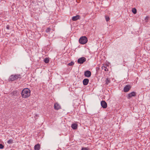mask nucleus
Wrapping results in <instances>:
<instances>
[{
    "mask_svg": "<svg viewBox=\"0 0 150 150\" xmlns=\"http://www.w3.org/2000/svg\"><path fill=\"white\" fill-rule=\"evenodd\" d=\"M88 148L83 147L82 148L81 150H88Z\"/></svg>",
    "mask_w": 150,
    "mask_h": 150,
    "instance_id": "obj_23",
    "label": "nucleus"
},
{
    "mask_svg": "<svg viewBox=\"0 0 150 150\" xmlns=\"http://www.w3.org/2000/svg\"><path fill=\"white\" fill-rule=\"evenodd\" d=\"M86 61V59L84 57H82L79 58L77 61V62L79 64H82Z\"/></svg>",
    "mask_w": 150,
    "mask_h": 150,
    "instance_id": "obj_4",
    "label": "nucleus"
},
{
    "mask_svg": "<svg viewBox=\"0 0 150 150\" xmlns=\"http://www.w3.org/2000/svg\"><path fill=\"white\" fill-rule=\"evenodd\" d=\"M6 28L8 30L9 29V26L8 25H7V26L6 27Z\"/></svg>",
    "mask_w": 150,
    "mask_h": 150,
    "instance_id": "obj_25",
    "label": "nucleus"
},
{
    "mask_svg": "<svg viewBox=\"0 0 150 150\" xmlns=\"http://www.w3.org/2000/svg\"><path fill=\"white\" fill-rule=\"evenodd\" d=\"M101 105L102 108H105L107 107V103L104 100H102L101 101Z\"/></svg>",
    "mask_w": 150,
    "mask_h": 150,
    "instance_id": "obj_5",
    "label": "nucleus"
},
{
    "mask_svg": "<svg viewBox=\"0 0 150 150\" xmlns=\"http://www.w3.org/2000/svg\"><path fill=\"white\" fill-rule=\"evenodd\" d=\"M30 90L28 88L24 89L21 92V95L23 98H26L29 97L30 95Z\"/></svg>",
    "mask_w": 150,
    "mask_h": 150,
    "instance_id": "obj_1",
    "label": "nucleus"
},
{
    "mask_svg": "<svg viewBox=\"0 0 150 150\" xmlns=\"http://www.w3.org/2000/svg\"><path fill=\"white\" fill-rule=\"evenodd\" d=\"M79 43L81 44H84L86 43L88 41L87 38L85 36H82L79 40Z\"/></svg>",
    "mask_w": 150,
    "mask_h": 150,
    "instance_id": "obj_3",
    "label": "nucleus"
},
{
    "mask_svg": "<svg viewBox=\"0 0 150 150\" xmlns=\"http://www.w3.org/2000/svg\"><path fill=\"white\" fill-rule=\"evenodd\" d=\"M105 84L106 85H108L110 82V80L109 79L107 78L105 81Z\"/></svg>",
    "mask_w": 150,
    "mask_h": 150,
    "instance_id": "obj_16",
    "label": "nucleus"
},
{
    "mask_svg": "<svg viewBox=\"0 0 150 150\" xmlns=\"http://www.w3.org/2000/svg\"><path fill=\"white\" fill-rule=\"evenodd\" d=\"M54 109L58 110L60 108V105L58 103H55L54 105Z\"/></svg>",
    "mask_w": 150,
    "mask_h": 150,
    "instance_id": "obj_10",
    "label": "nucleus"
},
{
    "mask_svg": "<svg viewBox=\"0 0 150 150\" xmlns=\"http://www.w3.org/2000/svg\"><path fill=\"white\" fill-rule=\"evenodd\" d=\"M49 59L48 58H46L44 59V62L45 63L47 64L49 63Z\"/></svg>",
    "mask_w": 150,
    "mask_h": 150,
    "instance_id": "obj_17",
    "label": "nucleus"
},
{
    "mask_svg": "<svg viewBox=\"0 0 150 150\" xmlns=\"http://www.w3.org/2000/svg\"><path fill=\"white\" fill-rule=\"evenodd\" d=\"M84 75L86 77H89L91 75V73L89 71H86L84 72Z\"/></svg>",
    "mask_w": 150,
    "mask_h": 150,
    "instance_id": "obj_6",
    "label": "nucleus"
},
{
    "mask_svg": "<svg viewBox=\"0 0 150 150\" xmlns=\"http://www.w3.org/2000/svg\"><path fill=\"white\" fill-rule=\"evenodd\" d=\"M21 77V76L20 74L12 75L9 77V80L10 81H13Z\"/></svg>",
    "mask_w": 150,
    "mask_h": 150,
    "instance_id": "obj_2",
    "label": "nucleus"
},
{
    "mask_svg": "<svg viewBox=\"0 0 150 150\" xmlns=\"http://www.w3.org/2000/svg\"><path fill=\"white\" fill-rule=\"evenodd\" d=\"M105 19H106V21L107 22L110 19L109 17L108 16H105Z\"/></svg>",
    "mask_w": 150,
    "mask_h": 150,
    "instance_id": "obj_21",
    "label": "nucleus"
},
{
    "mask_svg": "<svg viewBox=\"0 0 150 150\" xmlns=\"http://www.w3.org/2000/svg\"><path fill=\"white\" fill-rule=\"evenodd\" d=\"M4 148V146L2 144H0V149H2Z\"/></svg>",
    "mask_w": 150,
    "mask_h": 150,
    "instance_id": "obj_24",
    "label": "nucleus"
},
{
    "mask_svg": "<svg viewBox=\"0 0 150 150\" xmlns=\"http://www.w3.org/2000/svg\"><path fill=\"white\" fill-rule=\"evenodd\" d=\"M51 30V29L49 28H47L46 29V33H49V32H50V31Z\"/></svg>",
    "mask_w": 150,
    "mask_h": 150,
    "instance_id": "obj_20",
    "label": "nucleus"
},
{
    "mask_svg": "<svg viewBox=\"0 0 150 150\" xmlns=\"http://www.w3.org/2000/svg\"><path fill=\"white\" fill-rule=\"evenodd\" d=\"M131 86L129 85H126L124 88V91L125 92H126L128 91L130 89Z\"/></svg>",
    "mask_w": 150,
    "mask_h": 150,
    "instance_id": "obj_7",
    "label": "nucleus"
},
{
    "mask_svg": "<svg viewBox=\"0 0 150 150\" xmlns=\"http://www.w3.org/2000/svg\"><path fill=\"white\" fill-rule=\"evenodd\" d=\"M13 140L10 139L7 142L8 144H12L13 142Z\"/></svg>",
    "mask_w": 150,
    "mask_h": 150,
    "instance_id": "obj_18",
    "label": "nucleus"
},
{
    "mask_svg": "<svg viewBox=\"0 0 150 150\" xmlns=\"http://www.w3.org/2000/svg\"><path fill=\"white\" fill-rule=\"evenodd\" d=\"M102 70H104L105 71H108V68L105 66H103L102 67Z\"/></svg>",
    "mask_w": 150,
    "mask_h": 150,
    "instance_id": "obj_15",
    "label": "nucleus"
},
{
    "mask_svg": "<svg viewBox=\"0 0 150 150\" xmlns=\"http://www.w3.org/2000/svg\"><path fill=\"white\" fill-rule=\"evenodd\" d=\"M136 95V93L135 92H133L128 95V98L129 99L132 96H135Z\"/></svg>",
    "mask_w": 150,
    "mask_h": 150,
    "instance_id": "obj_8",
    "label": "nucleus"
},
{
    "mask_svg": "<svg viewBox=\"0 0 150 150\" xmlns=\"http://www.w3.org/2000/svg\"><path fill=\"white\" fill-rule=\"evenodd\" d=\"M77 124L76 123H74L72 124L71 127L72 128L74 129H76L77 128Z\"/></svg>",
    "mask_w": 150,
    "mask_h": 150,
    "instance_id": "obj_13",
    "label": "nucleus"
},
{
    "mask_svg": "<svg viewBox=\"0 0 150 150\" xmlns=\"http://www.w3.org/2000/svg\"><path fill=\"white\" fill-rule=\"evenodd\" d=\"M74 64V63L72 62H71L68 64V65L69 66H71L73 65Z\"/></svg>",
    "mask_w": 150,
    "mask_h": 150,
    "instance_id": "obj_22",
    "label": "nucleus"
},
{
    "mask_svg": "<svg viewBox=\"0 0 150 150\" xmlns=\"http://www.w3.org/2000/svg\"><path fill=\"white\" fill-rule=\"evenodd\" d=\"M132 11L133 12V13L134 14L136 13L137 11L136 9L134 8H133L132 9Z\"/></svg>",
    "mask_w": 150,
    "mask_h": 150,
    "instance_id": "obj_19",
    "label": "nucleus"
},
{
    "mask_svg": "<svg viewBox=\"0 0 150 150\" xmlns=\"http://www.w3.org/2000/svg\"><path fill=\"white\" fill-rule=\"evenodd\" d=\"M40 149V145L38 144L35 145L34 146V149L35 150H39Z\"/></svg>",
    "mask_w": 150,
    "mask_h": 150,
    "instance_id": "obj_12",
    "label": "nucleus"
},
{
    "mask_svg": "<svg viewBox=\"0 0 150 150\" xmlns=\"http://www.w3.org/2000/svg\"><path fill=\"white\" fill-rule=\"evenodd\" d=\"M12 96H16L18 95L17 92L16 91H13L11 93Z\"/></svg>",
    "mask_w": 150,
    "mask_h": 150,
    "instance_id": "obj_14",
    "label": "nucleus"
},
{
    "mask_svg": "<svg viewBox=\"0 0 150 150\" xmlns=\"http://www.w3.org/2000/svg\"><path fill=\"white\" fill-rule=\"evenodd\" d=\"M89 82V80L88 79H83V82L84 85H86Z\"/></svg>",
    "mask_w": 150,
    "mask_h": 150,
    "instance_id": "obj_11",
    "label": "nucleus"
},
{
    "mask_svg": "<svg viewBox=\"0 0 150 150\" xmlns=\"http://www.w3.org/2000/svg\"><path fill=\"white\" fill-rule=\"evenodd\" d=\"M80 16L79 15H76V16H73L72 18V20L73 21H76L78 19H80Z\"/></svg>",
    "mask_w": 150,
    "mask_h": 150,
    "instance_id": "obj_9",
    "label": "nucleus"
}]
</instances>
